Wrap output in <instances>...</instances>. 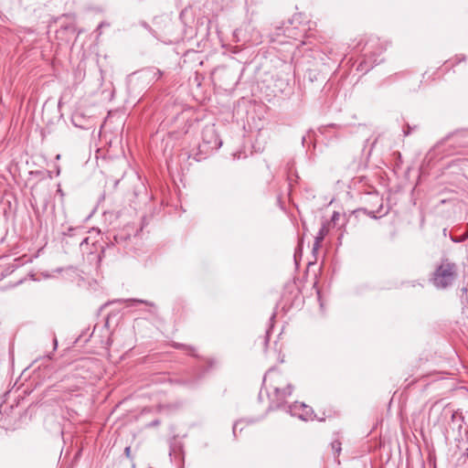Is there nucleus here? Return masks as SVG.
Masks as SVG:
<instances>
[{
    "instance_id": "5",
    "label": "nucleus",
    "mask_w": 468,
    "mask_h": 468,
    "mask_svg": "<svg viewBox=\"0 0 468 468\" xmlns=\"http://www.w3.org/2000/svg\"><path fill=\"white\" fill-rule=\"evenodd\" d=\"M63 30L69 31L72 34H75L76 37H78L80 34V31H77V28H76L75 25H73V24H69L65 27H61L60 31H63Z\"/></svg>"
},
{
    "instance_id": "3",
    "label": "nucleus",
    "mask_w": 468,
    "mask_h": 468,
    "mask_svg": "<svg viewBox=\"0 0 468 468\" xmlns=\"http://www.w3.org/2000/svg\"><path fill=\"white\" fill-rule=\"evenodd\" d=\"M202 140L210 149H217L221 146V141L216 132L214 125L206 126L202 131Z\"/></svg>"
},
{
    "instance_id": "7",
    "label": "nucleus",
    "mask_w": 468,
    "mask_h": 468,
    "mask_svg": "<svg viewBox=\"0 0 468 468\" xmlns=\"http://www.w3.org/2000/svg\"><path fill=\"white\" fill-rule=\"evenodd\" d=\"M129 301L133 302V303H140L150 304L147 301H144V300L132 299V300H129Z\"/></svg>"
},
{
    "instance_id": "12",
    "label": "nucleus",
    "mask_w": 468,
    "mask_h": 468,
    "mask_svg": "<svg viewBox=\"0 0 468 468\" xmlns=\"http://www.w3.org/2000/svg\"><path fill=\"white\" fill-rule=\"evenodd\" d=\"M468 237V231L466 232V235L464 236V239Z\"/></svg>"
},
{
    "instance_id": "11",
    "label": "nucleus",
    "mask_w": 468,
    "mask_h": 468,
    "mask_svg": "<svg viewBox=\"0 0 468 468\" xmlns=\"http://www.w3.org/2000/svg\"><path fill=\"white\" fill-rule=\"evenodd\" d=\"M88 239H84V240L81 242V245L84 243V242H87Z\"/></svg>"
},
{
    "instance_id": "6",
    "label": "nucleus",
    "mask_w": 468,
    "mask_h": 468,
    "mask_svg": "<svg viewBox=\"0 0 468 468\" xmlns=\"http://www.w3.org/2000/svg\"><path fill=\"white\" fill-rule=\"evenodd\" d=\"M331 447H332V450L339 454L340 452H341V442L338 441V440H335L332 443H331Z\"/></svg>"
},
{
    "instance_id": "4",
    "label": "nucleus",
    "mask_w": 468,
    "mask_h": 468,
    "mask_svg": "<svg viewBox=\"0 0 468 468\" xmlns=\"http://www.w3.org/2000/svg\"><path fill=\"white\" fill-rule=\"evenodd\" d=\"M327 233V229L324 226H323L316 237H315V240H314V250H317L320 246H321V242L323 241V239H324L325 235Z\"/></svg>"
},
{
    "instance_id": "2",
    "label": "nucleus",
    "mask_w": 468,
    "mask_h": 468,
    "mask_svg": "<svg viewBox=\"0 0 468 468\" xmlns=\"http://www.w3.org/2000/svg\"><path fill=\"white\" fill-rule=\"evenodd\" d=\"M456 277L457 265L443 259L433 272L432 283L438 289H446L453 283Z\"/></svg>"
},
{
    "instance_id": "8",
    "label": "nucleus",
    "mask_w": 468,
    "mask_h": 468,
    "mask_svg": "<svg viewBox=\"0 0 468 468\" xmlns=\"http://www.w3.org/2000/svg\"><path fill=\"white\" fill-rule=\"evenodd\" d=\"M124 452H125V454H126L127 456H129V455H130V452H131V448H130L129 446H128V447H126V448H125V450H124Z\"/></svg>"
},
{
    "instance_id": "1",
    "label": "nucleus",
    "mask_w": 468,
    "mask_h": 468,
    "mask_svg": "<svg viewBox=\"0 0 468 468\" xmlns=\"http://www.w3.org/2000/svg\"><path fill=\"white\" fill-rule=\"evenodd\" d=\"M263 386L271 401L270 408L282 406L292 393V385L283 374L276 369H271L265 374Z\"/></svg>"
},
{
    "instance_id": "10",
    "label": "nucleus",
    "mask_w": 468,
    "mask_h": 468,
    "mask_svg": "<svg viewBox=\"0 0 468 468\" xmlns=\"http://www.w3.org/2000/svg\"><path fill=\"white\" fill-rule=\"evenodd\" d=\"M236 428H237V423L234 425L233 427V433L235 434L236 433Z\"/></svg>"
},
{
    "instance_id": "9",
    "label": "nucleus",
    "mask_w": 468,
    "mask_h": 468,
    "mask_svg": "<svg viewBox=\"0 0 468 468\" xmlns=\"http://www.w3.org/2000/svg\"><path fill=\"white\" fill-rule=\"evenodd\" d=\"M53 343H54V350H56L57 346H58V341H57L56 337L54 338Z\"/></svg>"
}]
</instances>
